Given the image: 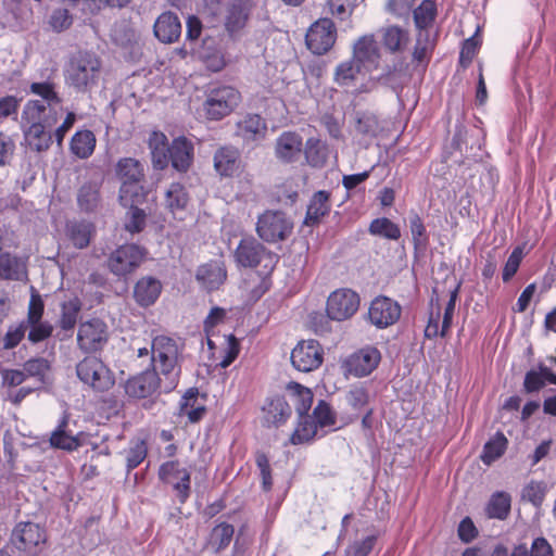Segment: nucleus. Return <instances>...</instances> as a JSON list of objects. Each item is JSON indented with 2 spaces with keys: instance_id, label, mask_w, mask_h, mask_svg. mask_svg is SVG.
Here are the masks:
<instances>
[{
  "instance_id": "obj_1",
  "label": "nucleus",
  "mask_w": 556,
  "mask_h": 556,
  "mask_svg": "<svg viewBox=\"0 0 556 556\" xmlns=\"http://www.w3.org/2000/svg\"><path fill=\"white\" fill-rule=\"evenodd\" d=\"M28 91L37 98L29 99L23 106L21 123L24 140L33 151H47L53 141L50 129L63 112V99L54 71L46 79L30 83Z\"/></svg>"
},
{
  "instance_id": "obj_2",
  "label": "nucleus",
  "mask_w": 556,
  "mask_h": 556,
  "mask_svg": "<svg viewBox=\"0 0 556 556\" xmlns=\"http://www.w3.org/2000/svg\"><path fill=\"white\" fill-rule=\"evenodd\" d=\"M181 352L178 342L167 336H156L151 343L153 370L161 375L164 393L173 391L179 383L181 374Z\"/></svg>"
},
{
  "instance_id": "obj_3",
  "label": "nucleus",
  "mask_w": 556,
  "mask_h": 556,
  "mask_svg": "<svg viewBox=\"0 0 556 556\" xmlns=\"http://www.w3.org/2000/svg\"><path fill=\"white\" fill-rule=\"evenodd\" d=\"M101 72L100 59L91 52L79 51L64 66L65 85L76 92H88L97 86Z\"/></svg>"
},
{
  "instance_id": "obj_4",
  "label": "nucleus",
  "mask_w": 556,
  "mask_h": 556,
  "mask_svg": "<svg viewBox=\"0 0 556 556\" xmlns=\"http://www.w3.org/2000/svg\"><path fill=\"white\" fill-rule=\"evenodd\" d=\"M240 102L241 93L233 86H212L205 92L202 112L207 121L217 122L231 114Z\"/></svg>"
},
{
  "instance_id": "obj_5",
  "label": "nucleus",
  "mask_w": 556,
  "mask_h": 556,
  "mask_svg": "<svg viewBox=\"0 0 556 556\" xmlns=\"http://www.w3.org/2000/svg\"><path fill=\"white\" fill-rule=\"evenodd\" d=\"M206 10L213 14H223L224 26L230 36L239 34L247 25L254 8L253 0H205Z\"/></svg>"
},
{
  "instance_id": "obj_6",
  "label": "nucleus",
  "mask_w": 556,
  "mask_h": 556,
  "mask_svg": "<svg viewBox=\"0 0 556 556\" xmlns=\"http://www.w3.org/2000/svg\"><path fill=\"white\" fill-rule=\"evenodd\" d=\"M368 74L369 72H365L364 67L350 59L338 64L333 80L338 86L351 89L352 93L358 94L369 92L375 86V83L367 78Z\"/></svg>"
},
{
  "instance_id": "obj_7",
  "label": "nucleus",
  "mask_w": 556,
  "mask_h": 556,
  "mask_svg": "<svg viewBox=\"0 0 556 556\" xmlns=\"http://www.w3.org/2000/svg\"><path fill=\"white\" fill-rule=\"evenodd\" d=\"M235 260L242 267H256L264 263V268L268 270H271L278 262L277 255L254 238L241 239L235 251Z\"/></svg>"
},
{
  "instance_id": "obj_8",
  "label": "nucleus",
  "mask_w": 556,
  "mask_h": 556,
  "mask_svg": "<svg viewBox=\"0 0 556 556\" xmlns=\"http://www.w3.org/2000/svg\"><path fill=\"white\" fill-rule=\"evenodd\" d=\"M78 378L98 391L109 390L114 384V377L108 366L98 357L87 356L76 366Z\"/></svg>"
},
{
  "instance_id": "obj_9",
  "label": "nucleus",
  "mask_w": 556,
  "mask_h": 556,
  "mask_svg": "<svg viewBox=\"0 0 556 556\" xmlns=\"http://www.w3.org/2000/svg\"><path fill=\"white\" fill-rule=\"evenodd\" d=\"M293 224L286 214L279 211H266L256 223V232L266 242H278L287 239Z\"/></svg>"
},
{
  "instance_id": "obj_10",
  "label": "nucleus",
  "mask_w": 556,
  "mask_h": 556,
  "mask_svg": "<svg viewBox=\"0 0 556 556\" xmlns=\"http://www.w3.org/2000/svg\"><path fill=\"white\" fill-rule=\"evenodd\" d=\"M160 479L170 485L179 502L185 503L190 495L191 472L177 460H168L159 469Z\"/></svg>"
},
{
  "instance_id": "obj_11",
  "label": "nucleus",
  "mask_w": 556,
  "mask_h": 556,
  "mask_svg": "<svg viewBox=\"0 0 556 556\" xmlns=\"http://www.w3.org/2000/svg\"><path fill=\"white\" fill-rule=\"evenodd\" d=\"M109 340V330L106 324L92 318L79 325L77 332V344L84 352H97L104 348Z\"/></svg>"
},
{
  "instance_id": "obj_12",
  "label": "nucleus",
  "mask_w": 556,
  "mask_h": 556,
  "mask_svg": "<svg viewBox=\"0 0 556 556\" xmlns=\"http://www.w3.org/2000/svg\"><path fill=\"white\" fill-rule=\"evenodd\" d=\"M337 30L330 18L323 17L317 20L306 33V46L317 55L329 51L334 45Z\"/></svg>"
},
{
  "instance_id": "obj_13",
  "label": "nucleus",
  "mask_w": 556,
  "mask_h": 556,
  "mask_svg": "<svg viewBox=\"0 0 556 556\" xmlns=\"http://www.w3.org/2000/svg\"><path fill=\"white\" fill-rule=\"evenodd\" d=\"M359 296L351 289L333 291L327 300V315L332 320H346L358 309Z\"/></svg>"
},
{
  "instance_id": "obj_14",
  "label": "nucleus",
  "mask_w": 556,
  "mask_h": 556,
  "mask_svg": "<svg viewBox=\"0 0 556 556\" xmlns=\"http://www.w3.org/2000/svg\"><path fill=\"white\" fill-rule=\"evenodd\" d=\"M324 359V350L318 341L305 340L299 342L291 352L293 367L302 372L317 369Z\"/></svg>"
},
{
  "instance_id": "obj_15",
  "label": "nucleus",
  "mask_w": 556,
  "mask_h": 556,
  "mask_svg": "<svg viewBox=\"0 0 556 556\" xmlns=\"http://www.w3.org/2000/svg\"><path fill=\"white\" fill-rule=\"evenodd\" d=\"M381 361L380 351L375 346H365L351 354L343 364L346 374L357 378L370 375Z\"/></svg>"
},
{
  "instance_id": "obj_16",
  "label": "nucleus",
  "mask_w": 556,
  "mask_h": 556,
  "mask_svg": "<svg viewBox=\"0 0 556 556\" xmlns=\"http://www.w3.org/2000/svg\"><path fill=\"white\" fill-rule=\"evenodd\" d=\"M144 258V251L136 244L117 248L109 257V267L116 276H125L134 271Z\"/></svg>"
},
{
  "instance_id": "obj_17",
  "label": "nucleus",
  "mask_w": 556,
  "mask_h": 556,
  "mask_svg": "<svg viewBox=\"0 0 556 556\" xmlns=\"http://www.w3.org/2000/svg\"><path fill=\"white\" fill-rule=\"evenodd\" d=\"M401 312L402 308L396 301L381 295L371 301L368 316L376 327L387 328L400 319Z\"/></svg>"
},
{
  "instance_id": "obj_18",
  "label": "nucleus",
  "mask_w": 556,
  "mask_h": 556,
  "mask_svg": "<svg viewBox=\"0 0 556 556\" xmlns=\"http://www.w3.org/2000/svg\"><path fill=\"white\" fill-rule=\"evenodd\" d=\"M11 540L20 551L36 554L38 547L46 542V533L36 523L20 522L13 529Z\"/></svg>"
},
{
  "instance_id": "obj_19",
  "label": "nucleus",
  "mask_w": 556,
  "mask_h": 556,
  "mask_svg": "<svg viewBox=\"0 0 556 556\" xmlns=\"http://www.w3.org/2000/svg\"><path fill=\"white\" fill-rule=\"evenodd\" d=\"M157 391L164 392V383L161 375L153 369L136 375L125 383V392L131 397L144 399Z\"/></svg>"
},
{
  "instance_id": "obj_20",
  "label": "nucleus",
  "mask_w": 556,
  "mask_h": 556,
  "mask_svg": "<svg viewBox=\"0 0 556 556\" xmlns=\"http://www.w3.org/2000/svg\"><path fill=\"white\" fill-rule=\"evenodd\" d=\"M379 59V49L372 36H363L354 43L351 60L364 67L365 72L376 70Z\"/></svg>"
},
{
  "instance_id": "obj_21",
  "label": "nucleus",
  "mask_w": 556,
  "mask_h": 556,
  "mask_svg": "<svg viewBox=\"0 0 556 556\" xmlns=\"http://www.w3.org/2000/svg\"><path fill=\"white\" fill-rule=\"evenodd\" d=\"M303 150L302 137L293 131L282 132L276 140V156L285 163H292L300 159Z\"/></svg>"
},
{
  "instance_id": "obj_22",
  "label": "nucleus",
  "mask_w": 556,
  "mask_h": 556,
  "mask_svg": "<svg viewBox=\"0 0 556 556\" xmlns=\"http://www.w3.org/2000/svg\"><path fill=\"white\" fill-rule=\"evenodd\" d=\"M154 36L163 43H172L181 35V23L173 12L162 13L153 25Z\"/></svg>"
},
{
  "instance_id": "obj_23",
  "label": "nucleus",
  "mask_w": 556,
  "mask_h": 556,
  "mask_svg": "<svg viewBox=\"0 0 556 556\" xmlns=\"http://www.w3.org/2000/svg\"><path fill=\"white\" fill-rule=\"evenodd\" d=\"M193 161V144L186 137L173 140L169 150V163L178 172H187Z\"/></svg>"
},
{
  "instance_id": "obj_24",
  "label": "nucleus",
  "mask_w": 556,
  "mask_h": 556,
  "mask_svg": "<svg viewBox=\"0 0 556 556\" xmlns=\"http://www.w3.org/2000/svg\"><path fill=\"white\" fill-rule=\"evenodd\" d=\"M267 125L258 114H247L237 124V135L245 142L258 141L265 138Z\"/></svg>"
},
{
  "instance_id": "obj_25",
  "label": "nucleus",
  "mask_w": 556,
  "mask_h": 556,
  "mask_svg": "<svg viewBox=\"0 0 556 556\" xmlns=\"http://www.w3.org/2000/svg\"><path fill=\"white\" fill-rule=\"evenodd\" d=\"M240 165V152L235 148L223 147L214 155V167L220 176H235L239 173Z\"/></svg>"
},
{
  "instance_id": "obj_26",
  "label": "nucleus",
  "mask_w": 556,
  "mask_h": 556,
  "mask_svg": "<svg viewBox=\"0 0 556 556\" xmlns=\"http://www.w3.org/2000/svg\"><path fill=\"white\" fill-rule=\"evenodd\" d=\"M148 146L151 152V160L155 169H164L169 164V150L167 137L162 132L154 130L150 134Z\"/></svg>"
},
{
  "instance_id": "obj_27",
  "label": "nucleus",
  "mask_w": 556,
  "mask_h": 556,
  "mask_svg": "<svg viewBox=\"0 0 556 556\" xmlns=\"http://www.w3.org/2000/svg\"><path fill=\"white\" fill-rule=\"evenodd\" d=\"M205 412L204 396L200 395L198 389H189L180 401V416H186L190 422H198Z\"/></svg>"
},
{
  "instance_id": "obj_28",
  "label": "nucleus",
  "mask_w": 556,
  "mask_h": 556,
  "mask_svg": "<svg viewBox=\"0 0 556 556\" xmlns=\"http://www.w3.org/2000/svg\"><path fill=\"white\" fill-rule=\"evenodd\" d=\"M225 266L219 262H211L199 267L198 281L208 291L218 289L226 280Z\"/></svg>"
},
{
  "instance_id": "obj_29",
  "label": "nucleus",
  "mask_w": 556,
  "mask_h": 556,
  "mask_svg": "<svg viewBox=\"0 0 556 556\" xmlns=\"http://www.w3.org/2000/svg\"><path fill=\"white\" fill-rule=\"evenodd\" d=\"M263 421L266 426L278 427L289 419L291 407L283 397L276 396L267 402L263 407Z\"/></svg>"
},
{
  "instance_id": "obj_30",
  "label": "nucleus",
  "mask_w": 556,
  "mask_h": 556,
  "mask_svg": "<svg viewBox=\"0 0 556 556\" xmlns=\"http://www.w3.org/2000/svg\"><path fill=\"white\" fill-rule=\"evenodd\" d=\"M330 193L325 190L315 192L307 205L304 224L307 226L318 224L330 212Z\"/></svg>"
},
{
  "instance_id": "obj_31",
  "label": "nucleus",
  "mask_w": 556,
  "mask_h": 556,
  "mask_svg": "<svg viewBox=\"0 0 556 556\" xmlns=\"http://www.w3.org/2000/svg\"><path fill=\"white\" fill-rule=\"evenodd\" d=\"M161 290L162 286L157 279L143 277L136 283L134 295L141 306H149L157 300Z\"/></svg>"
},
{
  "instance_id": "obj_32",
  "label": "nucleus",
  "mask_w": 556,
  "mask_h": 556,
  "mask_svg": "<svg viewBox=\"0 0 556 556\" xmlns=\"http://www.w3.org/2000/svg\"><path fill=\"white\" fill-rule=\"evenodd\" d=\"M96 142V136L91 130H77L71 139L70 150L78 159L85 160L92 155Z\"/></svg>"
},
{
  "instance_id": "obj_33",
  "label": "nucleus",
  "mask_w": 556,
  "mask_h": 556,
  "mask_svg": "<svg viewBox=\"0 0 556 556\" xmlns=\"http://www.w3.org/2000/svg\"><path fill=\"white\" fill-rule=\"evenodd\" d=\"M99 181L84 184L77 193V204L83 212L91 213L98 210L101 203Z\"/></svg>"
},
{
  "instance_id": "obj_34",
  "label": "nucleus",
  "mask_w": 556,
  "mask_h": 556,
  "mask_svg": "<svg viewBox=\"0 0 556 556\" xmlns=\"http://www.w3.org/2000/svg\"><path fill=\"white\" fill-rule=\"evenodd\" d=\"M93 226L87 222H71L66 225V236L77 249H85L90 243Z\"/></svg>"
},
{
  "instance_id": "obj_35",
  "label": "nucleus",
  "mask_w": 556,
  "mask_h": 556,
  "mask_svg": "<svg viewBox=\"0 0 556 556\" xmlns=\"http://www.w3.org/2000/svg\"><path fill=\"white\" fill-rule=\"evenodd\" d=\"M510 506L511 498L508 493L495 492L486 504L485 514L491 519L505 520L510 513Z\"/></svg>"
},
{
  "instance_id": "obj_36",
  "label": "nucleus",
  "mask_w": 556,
  "mask_h": 556,
  "mask_svg": "<svg viewBox=\"0 0 556 556\" xmlns=\"http://www.w3.org/2000/svg\"><path fill=\"white\" fill-rule=\"evenodd\" d=\"M291 401L299 417L308 416L307 413L313 404V393L308 388L299 383L289 384Z\"/></svg>"
},
{
  "instance_id": "obj_37",
  "label": "nucleus",
  "mask_w": 556,
  "mask_h": 556,
  "mask_svg": "<svg viewBox=\"0 0 556 556\" xmlns=\"http://www.w3.org/2000/svg\"><path fill=\"white\" fill-rule=\"evenodd\" d=\"M307 163L313 167H323L328 157V147L317 138H308L304 147Z\"/></svg>"
},
{
  "instance_id": "obj_38",
  "label": "nucleus",
  "mask_w": 556,
  "mask_h": 556,
  "mask_svg": "<svg viewBox=\"0 0 556 556\" xmlns=\"http://www.w3.org/2000/svg\"><path fill=\"white\" fill-rule=\"evenodd\" d=\"M116 173L122 182L141 181L143 179V165L136 159L124 157L116 165Z\"/></svg>"
},
{
  "instance_id": "obj_39",
  "label": "nucleus",
  "mask_w": 556,
  "mask_h": 556,
  "mask_svg": "<svg viewBox=\"0 0 556 556\" xmlns=\"http://www.w3.org/2000/svg\"><path fill=\"white\" fill-rule=\"evenodd\" d=\"M188 201L189 197L185 187L178 182L172 184L165 191L164 204L173 214L182 211Z\"/></svg>"
},
{
  "instance_id": "obj_40",
  "label": "nucleus",
  "mask_w": 556,
  "mask_h": 556,
  "mask_svg": "<svg viewBox=\"0 0 556 556\" xmlns=\"http://www.w3.org/2000/svg\"><path fill=\"white\" fill-rule=\"evenodd\" d=\"M507 444L506 437L502 432H496L483 446L482 462L485 465H491L505 453Z\"/></svg>"
},
{
  "instance_id": "obj_41",
  "label": "nucleus",
  "mask_w": 556,
  "mask_h": 556,
  "mask_svg": "<svg viewBox=\"0 0 556 556\" xmlns=\"http://www.w3.org/2000/svg\"><path fill=\"white\" fill-rule=\"evenodd\" d=\"M25 274L24 263L10 253L0 255V277L9 280H20Z\"/></svg>"
},
{
  "instance_id": "obj_42",
  "label": "nucleus",
  "mask_w": 556,
  "mask_h": 556,
  "mask_svg": "<svg viewBox=\"0 0 556 556\" xmlns=\"http://www.w3.org/2000/svg\"><path fill=\"white\" fill-rule=\"evenodd\" d=\"M316 433L317 426L311 416L299 417V422L290 437V443L293 445L307 443L313 440Z\"/></svg>"
},
{
  "instance_id": "obj_43",
  "label": "nucleus",
  "mask_w": 556,
  "mask_h": 556,
  "mask_svg": "<svg viewBox=\"0 0 556 556\" xmlns=\"http://www.w3.org/2000/svg\"><path fill=\"white\" fill-rule=\"evenodd\" d=\"M67 427V418L64 417L58 428L52 432L50 437V444L53 447L62 448L65 451H74L79 446V441L76 437L67 433L65 428Z\"/></svg>"
},
{
  "instance_id": "obj_44",
  "label": "nucleus",
  "mask_w": 556,
  "mask_h": 556,
  "mask_svg": "<svg viewBox=\"0 0 556 556\" xmlns=\"http://www.w3.org/2000/svg\"><path fill=\"white\" fill-rule=\"evenodd\" d=\"M144 200V191L141 181L122 182L119 201L124 206H136Z\"/></svg>"
},
{
  "instance_id": "obj_45",
  "label": "nucleus",
  "mask_w": 556,
  "mask_h": 556,
  "mask_svg": "<svg viewBox=\"0 0 556 556\" xmlns=\"http://www.w3.org/2000/svg\"><path fill=\"white\" fill-rule=\"evenodd\" d=\"M408 40V33L401 27L390 26L383 30V45L391 52L401 51Z\"/></svg>"
},
{
  "instance_id": "obj_46",
  "label": "nucleus",
  "mask_w": 556,
  "mask_h": 556,
  "mask_svg": "<svg viewBox=\"0 0 556 556\" xmlns=\"http://www.w3.org/2000/svg\"><path fill=\"white\" fill-rule=\"evenodd\" d=\"M372 236H379L389 240H397L401 237L400 227L387 217L374 219L368 228Z\"/></svg>"
},
{
  "instance_id": "obj_47",
  "label": "nucleus",
  "mask_w": 556,
  "mask_h": 556,
  "mask_svg": "<svg viewBox=\"0 0 556 556\" xmlns=\"http://www.w3.org/2000/svg\"><path fill=\"white\" fill-rule=\"evenodd\" d=\"M437 14L435 4L431 0H424L414 11V21L419 31H427Z\"/></svg>"
},
{
  "instance_id": "obj_48",
  "label": "nucleus",
  "mask_w": 556,
  "mask_h": 556,
  "mask_svg": "<svg viewBox=\"0 0 556 556\" xmlns=\"http://www.w3.org/2000/svg\"><path fill=\"white\" fill-rule=\"evenodd\" d=\"M431 311L428 324L425 329V336L428 339H433L437 337H444L446 333H442V325L440 326L441 319V305L439 303V298H431Z\"/></svg>"
},
{
  "instance_id": "obj_49",
  "label": "nucleus",
  "mask_w": 556,
  "mask_h": 556,
  "mask_svg": "<svg viewBox=\"0 0 556 556\" xmlns=\"http://www.w3.org/2000/svg\"><path fill=\"white\" fill-rule=\"evenodd\" d=\"M348 405L355 412H361L369 403V392L363 386H353L345 394Z\"/></svg>"
},
{
  "instance_id": "obj_50",
  "label": "nucleus",
  "mask_w": 556,
  "mask_h": 556,
  "mask_svg": "<svg viewBox=\"0 0 556 556\" xmlns=\"http://www.w3.org/2000/svg\"><path fill=\"white\" fill-rule=\"evenodd\" d=\"M545 366L540 365L538 368L527 371L523 380V388L527 393L540 391L546 384Z\"/></svg>"
},
{
  "instance_id": "obj_51",
  "label": "nucleus",
  "mask_w": 556,
  "mask_h": 556,
  "mask_svg": "<svg viewBox=\"0 0 556 556\" xmlns=\"http://www.w3.org/2000/svg\"><path fill=\"white\" fill-rule=\"evenodd\" d=\"M80 311V304L78 300H71L63 303L62 314L60 318V327L63 330H71L75 327L78 313Z\"/></svg>"
},
{
  "instance_id": "obj_52",
  "label": "nucleus",
  "mask_w": 556,
  "mask_h": 556,
  "mask_svg": "<svg viewBox=\"0 0 556 556\" xmlns=\"http://www.w3.org/2000/svg\"><path fill=\"white\" fill-rule=\"evenodd\" d=\"M148 447L144 441L132 442L126 451V466L128 470L138 467L147 457Z\"/></svg>"
},
{
  "instance_id": "obj_53",
  "label": "nucleus",
  "mask_w": 556,
  "mask_h": 556,
  "mask_svg": "<svg viewBox=\"0 0 556 556\" xmlns=\"http://www.w3.org/2000/svg\"><path fill=\"white\" fill-rule=\"evenodd\" d=\"M409 228L415 249H425L428 238L424 222L418 214L414 213L409 216Z\"/></svg>"
},
{
  "instance_id": "obj_54",
  "label": "nucleus",
  "mask_w": 556,
  "mask_h": 556,
  "mask_svg": "<svg viewBox=\"0 0 556 556\" xmlns=\"http://www.w3.org/2000/svg\"><path fill=\"white\" fill-rule=\"evenodd\" d=\"M379 128L378 119L370 113H358L355 129L358 134L375 137Z\"/></svg>"
},
{
  "instance_id": "obj_55",
  "label": "nucleus",
  "mask_w": 556,
  "mask_h": 556,
  "mask_svg": "<svg viewBox=\"0 0 556 556\" xmlns=\"http://www.w3.org/2000/svg\"><path fill=\"white\" fill-rule=\"evenodd\" d=\"M377 542L376 535H368L351 543L345 549V556H368Z\"/></svg>"
},
{
  "instance_id": "obj_56",
  "label": "nucleus",
  "mask_w": 556,
  "mask_h": 556,
  "mask_svg": "<svg viewBox=\"0 0 556 556\" xmlns=\"http://www.w3.org/2000/svg\"><path fill=\"white\" fill-rule=\"evenodd\" d=\"M316 426L326 427L332 426L336 422L334 414L328 403L320 401L313 410L311 416Z\"/></svg>"
},
{
  "instance_id": "obj_57",
  "label": "nucleus",
  "mask_w": 556,
  "mask_h": 556,
  "mask_svg": "<svg viewBox=\"0 0 556 556\" xmlns=\"http://www.w3.org/2000/svg\"><path fill=\"white\" fill-rule=\"evenodd\" d=\"M226 345L222 350V359L219 362V366L222 368H227L230 364L237 358L240 352V344L237 338L233 334H229L225 337Z\"/></svg>"
},
{
  "instance_id": "obj_58",
  "label": "nucleus",
  "mask_w": 556,
  "mask_h": 556,
  "mask_svg": "<svg viewBox=\"0 0 556 556\" xmlns=\"http://www.w3.org/2000/svg\"><path fill=\"white\" fill-rule=\"evenodd\" d=\"M49 369L50 363L43 357L28 359L23 367L26 377H36L40 381H43V378Z\"/></svg>"
},
{
  "instance_id": "obj_59",
  "label": "nucleus",
  "mask_w": 556,
  "mask_h": 556,
  "mask_svg": "<svg viewBox=\"0 0 556 556\" xmlns=\"http://www.w3.org/2000/svg\"><path fill=\"white\" fill-rule=\"evenodd\" d=\"M73 24V16L66 9H55L49 18V25L53 31L61 33Z\"/></svg>"
},
{
  "instance_id": "obj_60",
  "label": "nucleus",
  "mask_w": 556,
  "mask_h": 556,
  "mask_svg": "<svg viewBox=\"0 0 556 556\" xmlns=\"http://www.w3.org/2000/svg\"><path fill=\"white\" fill-rule=\"evenodd\" d=\"M233 527L228 523L217 525L213 529L212 541L217 546V549H223L230 544L233 536Z\"/></svg>"
},
{
  "instance_id": "obj_61",
  "label": "nucleus",
  "mask_w": 556,
  "mask_h": 556,
  "mask_svg": "<svg viewBox=\"0 0 556 556\" xmlns=\"http://www.w3.org/2000/svg\"><path fill=\"white\" fill-rule=\"evenodd\" d=\"M330 12L340 21L351 17L354 10V0H328Z\"/></svg>"
},
{
  "instance_id": "obj_62",
  "label": "nucleus",
  "mask_w": 556,
  "mask_h": 556,
  "mask_svg": "<svg viewBox=\"0 0 556 556\" xmlns=\"http://www.w3.org/2000/svg\"><path fill=\"white\" fill-rule=\"evenodd\" d=\"M21 100L15 96L0 98V123L7 118H16Z\"/></svg>"
},
{
  "instance_id": "obj_63",
  "label": "nucleus",
  "mask_w": 556,
  "mask_h": 556,
  "mask_svg": "<svg viewBox=\"0 0 556 556\" xmlns=\"http://www.w3.org/2000/svg\"><path fill=\"white\" fill-rule=\"evenodd\" d=\"M27 329V323L23 321H21L18 325L10 327L3 339L4 349L9 350L15 348L25 337Z\"/></svg>"
},
{
  "instance_id": "obj_64",
  "label": "nucleus",
  "mask_w": 556,
  "mask_h": 556,
  "mask_svg": "<svg viewBox=\"0 0 556 556\" xmlns=\"http://www.w3.org/2000/svg\"><path fill=\"white\" fill-rule=\"evenodd\" d=\"M146 224V213L143 210L137 206H130L128 212V218L125 224L126 230L131 233L139 232L143 229Z\"/></svg>"
}]
</instances>
